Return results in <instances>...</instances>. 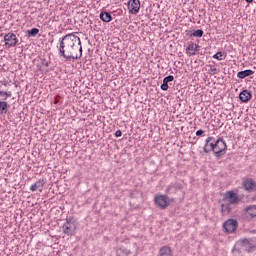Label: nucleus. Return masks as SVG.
<instances>
[{
    "instance_id": "obj_11",
    "label": "nucleus",
    "mask_w": 256,
    "mask_h": 256,
    "mask_svg": "<svg viewBox=\"0 0 256 256\" xmlns=\"http://www.w3.org/2000/svg\"><path fill=\"white\" fill-rule=\"evenodd\" d=\"M242 185L248 193H254L256 191V182L253 178H248L242 183Z\"/></svg>"
},
{
    "instance_id": "obj_18",
    "label": "nucleus",
    "mask_w": 256,
    "mask_h": 256,
    "mask_svg": "<svg viewBox=\"0 0 256 256\" xmlns=\"http://www.w3.org/2000/svg\"><path fill=\"white\" fill-rule=\"evenodd\" d=\"M100 19L104 23H110V21H113V16H111V13H109L107 11H102L100 13Z\"/></svg>"
},
{
    "instance_id": "obj_14",
    "label": "nucleus",
    "mask_w": 256,
    "mask_h": 256,
    "mask_svg": "<svg viewBox=\"0 0 256 256\" xmlns=\"http://www.w3.org/2000/svg\"><path fill=\"white\" fill-rule=\"evenodd\" d=\"M175 77L173 75H169L166 76L163 79V83L160 86V89H162V91H167L169 89V83H171V81H174Z\"/></svg>"
},
{
    "instance_id": "obj_13",
    "label": "nucleus",
    "mask_w": 256,
    "mask_h": 256,
    "mask_svg": "<svg viewBox=\"0 0 256 256\" xmlns=\"http://www.w3.org/2000/svg\"><path fill=\"white\" fill-rule=\"evenodd\" d=\"M251 97H253V94H251V91L249 90H243L239 94V99L242 103H249V101H251Z\"/></svg>"
},
{
    "instance_id": "obj_17",
    "label": "nucleus",
    "mask_w": 256,
    "mask_h": 256,
    "mask_svg": "<svg viewBox=\"0 0 256 256\" xmlns=\"http://www.w3.org/2000/svg\"><path fill=\"white\" fill-rule=\"evenodd\" d=\"M251 75H255V71L251 69L243 70L237 73V77L239 79H245V77H251Z\"/></svg>"
},
{
    "instance_id": "obj_12",
    "label": "nucleus",
    "mask_w": 256,
    "mask_h": 256,
    "mask_svg": "<svg viewBox=\"0 0 256 256\" xmlns=\"http://www.w3.org/2000/svg\"><path fill=\"white\" fill-rule=\"evenodd\" d=\"M43 187H45V179H39L34 184L30 186V191H43Z\"/></svg>"
},
{
    "instance_id": "obj_3",
    "label": "nucleus",
    "mask_w": 256,
    "mask_h": 256,
    "mask_svg": "<svg viewBox=\"0 0 256 256\" xmlns=\"http://www.w3.org/2000/svg\"><path fill=\"white\" fill-rule=\"evenodd\" d=\"M237 253H242L245 251L246 253H255L256 251V238H243L236 242L233 250Z\"/></svg>"
},
{
    "instance_id": "obj_25",
    "label": "nucleus",
    "mask_w": 256,
    "mask_h": 256,
    "mask_svg": "<svg viewBox=\"0 0 256 256\" xmlns=\"http://www.w3.org/2000/svg\"><path fill=\"white\" fill-rule=\"evenodd\" d=\"M225 57H227V55H225L223 52H217L213 55V59H217V61H223Z\"/></svg>"
},
{
    "instance_id": "obj_26",
    "label": "nucleus",
    "mask_w": 256,
    "mask_h": 256,
    "mask_svg": "<svg viewBox=\"0 0 256 256\" xmlns=\"http://www.w3.org/2000/svg\"><path fill=\"white\" fill-rule=\"evenodd\" d=\"M41 63L44 67H49V65L51 64V61H48L45 58H41Z\"/></svg>"
},
{
    "instance_id": "obj_9",
    "label": "nucleus",
    "mask_w": 256,
    "mask_h": 256,
    "mask_svg": "<svg viewBox=\"0 0 256 256\" xmlns=\"http://www.w3.org/2000/svg\"><path fill=\"white\" fill-rule=\"evenodd\" d=\"M179 191H183V184L179 182L171 183L166 188L167 195H171L172 197L177 195Z\"/></svg>"
},
{
    "instance_id": "obj_27",
    "label": "nucleus",
    "mask_w": 256,
    "mask_h": 256,
    "mask_svg": "<svg viewBox=\"0 0 256 256\" xmlns=\"http://www.w3.org/2000/svg\"><path fill=\"white\" fill-rule=\"evenodd\" d=\"M203 135H205V130L200 129V130L196 131V136L197 137H203Z\"/></svg>"
},
{
    "instance_id": "obj_7",
    "label": "nucleus",
    "mask_w": 256,
    "mask_h": 256,
    "mask_svg": "<svg viewBox=\"0 0 256 256\" xmlns=\"http://www.w3.org/2000/svg\"><path fill=\"white\" fill-rule=\"evenodd\" d=\"M223 227L226 233H235L237 227H239V222L236 219L230 218L224 222Z\"/></svg>"
},
{
    "instance_id": "obj_10",
    "label": "nucleus",
    "mask_w": 256,
    "mask_h": 256,
    "mask_svg": "<svg viewBox=\"0 0 256 256\" xmlns=\"http://www.w3.org/2000/svg\"><path fill=\"white\" fill-rule=\"evenodd\" d=\"M139 9H141V1L139 0H129L128 1V10L133 15H137L139 13Z\"/></svg>"
},
{
    "instance_id": "obj_5",
    "label": "nucleus",
    "mask_w": 256,
    "mask_h": 256,
    "mask_svg": "<svg viewBox=\"0 0 256 256\" xmlns=\"http://www.w3.org/2000/svg\"><path fill=\"white\" fill-rule=\"evenodd\" d=\"M240 199L239 196H237V193L235 191L230 190L227 191L221 200V203H230V205H238Z\"/></svg>"
},
{
    "instance_id": "obj_4",
    "label": "nucleus",
    "mask_w": 256,
    "mask_h": 256,
    "mask_svg": "<svg viewBox=\"0 0 256 256\" xmlns=\"http://www.w3.org/2000/svg\"><path fill=\"white\" fill-rule=\"evenodd\" d=\"M62 231L64 235L73 237V235L77 233V221L74 218H67L66 222L62 226Z\"/></svg>"
},
{
    "instance_id": "obj_16",
    "label": "nucleus",
    "mask_w": 256,
    "mask_h": 256,
    "mask_svg": "<svg viewBox=\"0 0 256 256\" xmlns=\"http://www.w3.org/2000/svg\"><path fill=\"white\" fill-rule=\"evenodd\" d=\"M159 256H173V250L169 246H162L159 249Z\"/></svg>"
},
{
    "instance_id": "obj_33",
    "label": "nucleus",
    "mask_w": 256,
    "mask_h": 256,
    "mask_svg": "<svg viewBox=\"0 0 256 256\" xmlns=\"http://www.w3.org/2000/svg\"><path fill=\"white\" fill-rule=\"evenodd\" d=\"M254 97L256 98V85L254 87Z\"/></svg>"
},
{
    "instance_id": "obj_20",
    "label": "nucleus",
    "mask_w": 256,
    "mask_h": 256,
    "mask_svg": "<svg viewBox=\"0 0 256 256\" xmlns=\"http://www.w3.org/2000/svg\"><path fill=\"white\" fill-rule=\"evenodd\" d=\"M9 107V103H7L5 100L0 101V115H7Z\"/></svg>"
},
{
    "instance_id": "obj_23",
    "label": "nucleus",
    "mask_w": 256,
    "mask_h": 256,
    "mask_svg": "<svg viewBox=\"0 0 256 256\" xmlns=\"http://www.w3.org/2000/svg\"><path fill=\"white\" fill-rule=\"evenodd\" d=\"M245 211L250 215L251 219H253V217H256V205H250L246 207Z\"/></svg>"
},
{
    "instance_id": "obj_29",
    "label": "nucleus",
    "mask_w": 256,
    "mask_h": 256,
    "mask_svg": "<svg viewBox=\"0 0 256 256\" xmlns=\"http://www.w3.org/2000/svg\"><path fill=\"white\" fill-rule=\"evenodd\" d=\"M114 135L115 137H121V135H123V132H121V130H117Z\"/></svg>"
},
{
    "instance_id": "obj_34",
    "label": "nucleus",
    "mask_w": 256,
    "mask_h": 256,
    "mask_svg": "<svg viewBox=\"0 0 256 256\" xmlns=\"http://www.w3.org/2000/svg\"><path fill=\"white\" fill-rule=\"evenodd\" d=\"M246 3H253V0H245Z\"/></svg>"
},
{
    "instance_id": "obj_2",
    "label": "nucleus",
    "mask_w": 256,
    "mask_h": 256,
    "mask_svg": "<svg viewBox=\"0 0 256 256\" xmlns=\"http://www.w3.org/2000/svg\"><path fill=\"white\" fill-rule=\"evenodd\" d=\"M203 151L206 153H211L212 151L217 160L222 159L227 155V142H225L223 137H218L215 140L213 136H210L205 140Z\"/></svg>"
},
{
    "instance_id": "obj_28",
    "label": "nucleus",
    "mask_w": 256,
    "mask_h": 256,
    "mask_svg": "<svg viewBox=\"0 0 256 256\" xmlns=\"http://www.w3.org/2000/svg\"><path fill=\"white\" fill-rule=\"evenodd\" d=\"M4 95H6V97L3 98V101H7V97H11L12 93H11V91H8V92L4 91Z\"/></svg>"
},
{
    "instance_id": "obj_24",
    "label": "nucleus",
    "mask_w": 256,
    "mask_h": 256,
    "mask_svg": "<svg viewBox=\"0 0 256 256\" xmlns=\"http://www.w3.org/2000/svg\"><path fill=\"white\" fill-rule=\"evenodd\" d=\"M27 37H37L39 35V29L38 28H32L31 30H27Z\"/></svg>"
},
{
    "instance_id": "obj_8",
    "label": "nucleus",
    "mask_w": 256,
    "mask_h": 256,
    "mask_svg": "<svg viewBox=\"0 0 256 256\" xmlns=\"http://www.w3.org/2000/svg\"><path fill=\"white\" fill-rule=\"evenodd\" d=\"M155 205H158L160 209H167L171 205V201L167 195H159L154 198Z\"/></svg>"
},
{
    "instance_id": "obj_31",
    "label": "nucleus",
    "mask_w": 256,
    "mask_h": 256,
    "mask_svg": "<svg viewBox=\"0 0 256 256\" xmlns=\"http://www.w3.org/2000/svg\"><path fill=\"white\" fill-rule=\"evenodd\" d=\"M210 71L215 75L217 73V68H211Z\"/></svg>"
},
{
    "instance_id": "obj_21",
    "label": "nucleus",
    "mask_w": 256,
    "mask_h": 256,
    "mask_svg": "<svg viewBox=\"0 0 256 256\" xmlns=\"http://www.w3.org/2000/svg\"><path fill=\"white\" fill-rule=\"evenodd\" d=\"M116 255L117 256H131V250L127 248H118L116 250Z\"/></svg>"
},
{
    "instance_id": "obj_22",
    "label": "nucleus",
    "mask_w": 256,
    "mask_h": 256,
    "mask_svg": "<svg viewBox=\"0 0 256 256\" xmlns=\"http://www.w3.org/2000/svg\"><path fill=\"white\" fill-rule=\"evenodd\" d=\"M187 35L188 37H197L201 39V37H203L204 35V32H203V29H198V30H194V32L192 33L188 32Z\"/></svg>"
},
{
    "instance_id": "obj_19",
    "label": "nucleus",
    "mask_w": 256,
    "mask_h": 256,
    "mask_svg": "<svg viewBox=\"0 0 256 256\" xmlns=\"http://www.w3.org/2000/svg\"><path fill=\"white\" fill-rule=\"evenodd\" d=\"M197 49H199V45L191 42L186 49V53L188 55H196L195 51H197Z\"/></svg>"
},
{
    "instance_id": "obj_15",
    "label": "nucleus",
    "mask_w": 256,
    "mask_h": 256,
    "mask_svg": "<svg viewBox=\"0 0 256 256\" xmlns=\"http://www.w3.org/2000/svg\"><path fill=\"white\" fill-rule=\"evenodd\" d=\"M231 203L228 201L221 203V211L223 215H229L231 211H233V208L231 207Z\"/></svg>"
},
{
    "instance_id": "obj_6",
    "label": "nucleus",
    "mask_w": 256,
    "mask_h": 256,
    "mask_svg": "<svg viewBox=\"0 0 256 256\" xmlns=\"http://www.w3.org/2000/svg\"><path fill=\"white\" fill-rule=\"evenodd\" d=\"M4 42L5 47L11 48V47H17V44L19 43V39L17 38V35L13 32H9L4 35Z\"/></svg>"
},
{
    "instance_id": "obj_32",
    "label": "nucleus",
    "mask_w": 256,
    "mask_h": 256,
    "mask_svg": "<svg viewBox=\"0 0 256 256\" xmlns=\"http://www.w3.org/2000/svg\"><path fill=\"white\" fill-rule=\"evenodd\" d=\"M0 97H6L5 91H3V90H1V89H0Z\"/></svg>"
},
{
    "instance_id": "obj_30",
    "label": "nucleus",
    "mask_w": 256,
    "mask_h": 256,
    "mask_svg": "<svg viewBox=\"0 0 256 256\" xmlns=\"http://www.w3.org/2000/svg\"><path fill=\"white\" fill-rule=\"evenodd\" d=\"M1 85H3L4 87H7V85H9V82L7 81H0V87Z\"/></svg>"
},
{
    "instance_id": "obj_1",
    "label": "nucleus",
    "mask_w": 256,
    "mask_h": 256,
    "mask_svg": "<svg viewBox=\"0 0 256 256\" xmlns=\"http://www.w3.org/2000/svg\"><path fill=\"white\" fill-rule=\"evenodd\" d=\"M59 54L66 61H77L83 57V46H81V38L70 33L59 39Z\"/></svg>"
}]
</instances>
